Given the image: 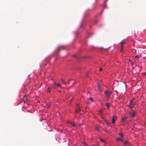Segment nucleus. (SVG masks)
<instances>
[{
	"label": "nucleus",
	"instance_id": "obj_2",
	"mask_svg": "<svg viewBox=\"0 0 146 146\" xmlns=\"http://www.w3.org/2000/svg\"><path fill=\"white\" fill-rule=\"evenodd\" d=\"M77 108L76 109V113H79L81 111V109L79 107V105H77Z\"/></svg>",
	"mask_w": 146,
	"mask_h": 146
},
{
	"label": "nucleus",
	"instance_id": "obj_15",
	"mask_svg": "<svg viewBox=\"0 0 146 146\" xmlns=\"http://www.w3.org/2000/svg\"><path fill=\"white\" fill-rule=\"evenodd\" d=\"M96 130H97L98 131L99 130V127L98 126H96Z\"/></svg>",
	"mask_w": 146,
	"mask_h": 146
},
{
	"label": "nucleus",
	"instance_id": "obj_25",
	"mask_svg": "<svg viewBox=\"0 0 146 146\" xmlns=\"http://www.w3.org/2000/svg\"><path fill=\"white\" fill-rule=\"evenodd\" d=\"M98 87H100V85L99 84H98V86H97V88H98Z\"/></svg>",
	"mask_w": 146,
	"mask_h": 146
},
{
	"label": "nucleus",
	"instance_id": "obj_3",
	"mask_svg": "<svg viewBox=\"0 0 146 146\" xmlns=\"http://www.w3.org/2000/svg\"><path fill=\"white\" fill-rule=\"evenodd\" d=\"M117 119V117H116L114 116L113 117L112 119V123L114 124L115 122V121Z\"/></svg>",
	"mask_w": 146,
	"mask_h": 146
},
{
	"label": "nucleus",
	"instance_id": "obj_6",
	"mask_svg": "<svg viewBox=\"0 0 146 146\" xmlns=\"http://www.w3.org/2000/svg\"><path fill=\"white\" fill-rule=\"evenodd\" d=\"M68 123L70 124L72 126L74 127L75 126V124L74 122L69 121Z\"/></svg>",
	"mask_w": 146,
	"mask_h": 146
},
{
	"label": "nucleus",
	"instance_id": "obj_30",
	"mask_svg": "<svg viewBox=\"0 0 146 146\" xmlns=\"http://www.w3.org/2000/svg\"><path fill=\"white\" fill-rule=\"evenodd\" d=\"M122 50H123V48H121V52H122Z\"/></svg>",
	"mask_w": 146,
	"mask_h": 146
},
{
	"label": "nucleus",
	"instance_id": "obj_17",
	"mask_svg": "<svg viewBox=\"0 0 146 146\" xmlns=\"http://www.w3.org/2000/svg\"><path fill=\"white\" fill-rule=\"evenodd\" d=\"M63 83L64 84H66V82L62 79H61Z\"/></svg>",
	"mask_w": 146,
	"mask_h": 146
},
{
	"label": "nucleus",
	"instance_id": "obj_21",
	"mask_svg": "<svg viewBox=\"0 0 146 146\" xmlns=\"http://www.w3.org/2000/svg\"><path fill=\"white\" fill-rule=\"evenodd\" d=\"M90 100H91L92 102H93V99H92V98H90Z\"/></svg>",
	"mask_w": 146,
	"mask_h": 146
},
{
	"label": "nucleus",
	"instance_id": "obj_11",
	"mask_svg": "<svg viewBox=\"0 0 146 146\" xmlns=\"http://www.w3.org/2000/svg\"><path fill=\"white\" fill-rule=\"evenodd\" d=\"M50 106V105L49 104H48L46 106V107L47 108H49Z\"/></svg>",
	"mask_w": 146,
	"mask_h": 146
},
{
	"label": "nucleus",
	"instance_id": "obj_33",
	"mask_svg": "<svg viewBox=\"0 0 146 146\" xmlns=\"http://www.w3.org/2000/svg\"><path fill=\"white\" fill-rule=\"evenodd\" d=\"M146 74V73L144 72V73H143V74H144V75L145 74Z\"/></svg>",
	"mask_w": 146,
	"mask_h": 146
},
{
	"label": "nucleus",
	"instance_id": "obj_20",
	"mask_svg": "<svg viewBox=\"0 0 146 146\" xmlns=\"http://www.w3.org/2000/svg\"><path fill=\"white\" fill-rule=\"evenodd\" d=\"M102 111H100L98 113V114H99V115H100V114H102Z\"/></svg>",
	"mask_w": 146,
	"mask_h": 146
},
{
	"label": "nucleus",
	"instance_id": "obj_26",
	"mask_svg": "<svg viewBox=\"0 0 146 146\" xmlns=\"http://www.w3.org/2000/svg\"><path fill=\"white\" fill-rule=\"evenodd\" d=\"M100 140L101 141H102V142H104V141L103 140H102V139H100Z\"/></svg>",
	"mask_w": 146,
	"mask_h": 146
},
{
	"label": "nucleus",
	"instance_id": "obj_18",
	"mask_svg": "<svg viewBox=\"0 0 146 146\" xmlns=\"http://www.w3.org/2000/svg\"><path fill=\"white\" fill-rule=\"evenodd\" d=\"M127 143H128V142H127V141H125L124 142V144L125 145H126L127 144Z\"/></svg>",
	"mask_w": 146,
	"mask_h": 146
},
{
	"label": "nucleus",
	"instance_id": "obj_27",
	"mask_svg": "<svg viewBox=\"0 0 146 146\" xmlns=\"http://www.w3.org/2000/svg\"><path fill=\"white\" fill-rule=\"evenodd\" d=\"M106 124L107 125H109V123L108 122L106 123Z\"/></svg>",
	"mask_w": 146,
	"mask_h": 146
},
{
	"label": "nucleus",
	"instance_id": "obj_10",
	"mask_svg": "<svg viewBox=\"0 0 146 146\" xmlns=\"http://www.w3.org/2000/svg\"><path fill=\"white\" fill-rule=\"evenodd\" d=\"M129 106L130 108H133V104H129Z\"/></svg>",
	"mask_w": 146,
	"mask_h": 146
},
{
	"label": "nucleus",
	"instance_id": "obj_36",
	"mask_svg": "<svg viewBox=\"0 0 146 146\" xmlns=\"http://www.w3.org/2000/svg\"><path fill=\"white\" fill-rule=\"evenodd\" d=\"M80 125H81L80 124H79V125H80Z\"/></svg>",
	"mask_w": 146,
	"mask_h": 146
},
{
	"label": "nucleus",
	"instance_id": "obj_8",
	"mask_svg": "<svg viewBox=\"0 0 146 146\" xmlns=\"http://www.w3.org/2000/svg\"><path fill=\"white\" fill-rule=\"evenodd\" d=\"M64 46H59L58 48V50L60 49H64Z\"/></svg>",
	"mask_w": 146,
	"mask_h": 146
},
{
	"label": "nucleus",
	"instance_id": "obj_5",
	"mask_svg": "<svg viewBox=\"0 0 146 146\" xmlns=\"http://www.w3.org/2000/svg\"><path fill=\"white\" fill-rule=\"evenodd\" d=\"M52 90V88H51L48 87L47 88V92L50 94L51 92V90Z\"/></svg>",
	"mask_w": 146,
	"mask_h": 146
},
{
	"label": "nucleus",
	"instance_id": "obj_24",
	"mask_svg": "<svg viewBox=\"0 0 146 146\" xmlns=\"http://www.w3.org/2000/svg\"><path fill=\"white\" fill-rule=\"evenodd\" d=\"M57 86H59V87H60V84H57Z\"/></svg>",
	"mask_w": 146,
	"mask_h": 146
},
{
	"label": "nucleus",
	"instance_id": "obj_7",
	"mask_svg": "<svg viewBox=\"0 0 146 146\" xmlns=\"http://www.w3.org/2000/svg\"><path fill=\"white\" fill-rule=\"evenodd\" d=\"M127 118V117H123L122 118V121L124 122H125L126 120V119Z\"/></svg>",
	"mask_w": 146,
	"mask_h": 146
},
{
	"label": "nucleus",
	"instance_id": "obj_4",
	"mask_svg": "<svg viewBox=\"0 0 146 146\" xmlns=\"http://www.w3.org/2000/svg\"><path fill=\"white\" fill-rule=\"evenodd\" d=\"M135 112L134 111H133V110L130 113V115L132 117H133L135 115Z\"/></svg>",
	"mask_w": 146,
	"mask_h": 146
},
{
	"label": "nucleus",
	"instance_id": "obj_23",
	"mask_svg": "<svg viewBox=\"0 0 146 146\" xmlns=\"http://www.w3.org/2000/svg\"><path fill=\"white\" fill-rule=\"evenodd\" d=\"M102 68H100V71H102Z\"/></svg>",
	"mask_w": 146,
	"mask_h": 146
},
{
	"label": "nucleus",
	"instance_id": "obj_35",
	"mask_svg": "<svg viewBox=\"0 0 146 146\" xmlns=\"http://www.w3.org/2000/svg\"><path fill=\"white\" fill-rule=\"evenodd\" d=\"M101 117L102 118H103V117L102 116H101Z\"/></svg>",
	"mask_w": 146,
	"mask_h": 146
},
{
	"label": "nucleus",
	"instance_id": "obj_14",
	"mask_svg": "<svg viewBox=\"0 0 146 146\" xmlns=\"http://www.w3.org/2000/svg\"><path fill=\"white\" fill-rule=\"evenodd\" d=\"M117 140L121 141V142H122L123 141V140L122 139H120V138H117Z\"/></svg>",
	"mask_w": 146,
	"mask_h": 146
},
{
	"label": "nucleus",
	"instance_id": "obj_29",
	"mask_svg": "<svg viewBox=\"0 0 146 146\" xmlns=\"http://www.w3.org/2000/svg\"><path fill=\"white\" fill-rule=\"evenodd\" d=\"M54 86H56V84L55 83V82H54Z\"/></svg>",
	"mask_w": 146,
	"mask_h": 146
},
{
	"label": "nucleus",
	"instance_id": "obj_32",
	"mask_svg": "<svg viewBox=\"0 0 146 146\" xmlns=\"http://www.w3.org/2000/svg\"><path fill=\"white\" fill-rule=\"evenodd\" d=\"M25 97H26L25 95L23 97H24V98H25Z\"/></svg>",
	"mask_w": 146,
	"mask_h": 146
},
{
	"label": "nucleus",
	"instance_id": "obj_16",
	"mask_svg": "<svg viewBox=\"0 0 146 146\" xmlns=\"http://www.w3.org/2000/svg\"><path fill=\"white\" fill-rule=\"evenodd\" d=\"M108 0H106V1H105L104 4V5L105 7H106V3L108 1Z\"/></svg>",
	"mask_w": 146,
	"mask_h": 146
},
{
	"label": "nucleus",
	"instance_id": "obj_37",
	"mask_svg": "<svg viewBox=\"0 0 146 146\" xmlns=\"http://www.w3.org/2000/svg\"><path fill=\"white\" fill-rule=\"evenodd\" d=\"M145 125H146V123H145Z\"/></svg>",
	"mask_w": 146,
	"mask_h": 146
},
{
	"label": "nucleus",
	"instance_id": "obj_31",
	"mask_svg": "<svg viewBox=\"0 0 146 146\" xmlns=\"http://www.w3.org/2000/svg\"><path fill=\"white\" fill-rule=\"evenodd\" d=\"M120 135L121 136V137H123L122 134H120Z\"/></svg>",
	"mask_w": 146,
	"mask_h": 146
},
{
	"label": "nucleus",
	"instance_id": "obj_1",
	"mask_svg": "<svg viewBox=\"0 0 146 146\" xmlns=\"http://www.w3.org/2000/svg\"><path fill=\"white\" fill-rule=\"evenodd\" d=\"M105 94L108 98H109L111 94H112V92L107 91L105 92Z\"/></svg>",
	"mask_w": 146,
	"mask_h": 146
},
{
	"label": "nucleus",
	"instance_id": "obj_19",
	"mask_svg": "<svg viewBox=\"0 0 146 146\" xmlns=\"http://www.w3.org/2000/svg\"><path fill=\"white\" fill-rule=\"evenodd\" d=\"M139 57V56L138 55H136L135 56V58H138Z\"/></svg>",
	"mask_w": 146,
	"mask_h": 146
},
{
	"label": "nucleus",
	"instance_id": "obj_13",
	"mask_svg": "<svg viewBox=\"0 0 146 146\" xmlns=\"http://www.w3.org/2000/svg\"><path fill=\"white\" fill-rule=\"evenodd\" d=\"M97 88L98 89H97V90L98 91L100 92L101 91V89L100 88V87Z\"/></svg>",
	"mask_w": 146,
	"mask_h": 146
},
{
	"label": "nucleus",
	"instance_id": "obj_9",
	"mask_svg": "<svg viewBox=\"0 0 146 146\" xmlns=\"http://www.w3.org/2000/svg\"><path fill=\"white\" fill-rule=\"evenodd\" d=\"M125 42H121V47L122 48H123V44H125Z\"/></svg>",
	"mask_w": 146,
	"mask_h": 146
},
{
	"label": "nucleus",
	"instance_id": "obj_22",
	"mask_svg": "<svg viewBox=\"0 0 146 146\" xmlns=\"http://www.w3.org/2000/svg\"><path fill=\"white\" fill-rule=\"evenodd\" d=\"M133 103V100H132L130 101V103L129 104H132Z\"/></svg>",
	"mask_w": 146,
	"mask_h": 146
},
{
	"label": "nucleus",
	"instance_id": "obj_12",
	"mask_svg": "<svg viewBox=\"0 0 146 146\" xmlns=\"http://www.w3.org/2000/svg\"><path fill=\"white\" fill-rule=\"evenodd\" d=\"M106 106L108 107V108H109V106L110 105V104L109 103H106Z\"/></svg>",
	"mask_w": 146,
	"mask_h": 146
},
{
	"label": "nucleus",
	"instance_id": "obj_28",
	"mask_svg": "<svg viewBox=\"0 0 146 146\" xmlns=\"http://www.w3.org/2000/svg\"><path fill=\"white\" fill-rule=\"evenodd\" d=\"M86 76L88 77V73H87L86 74Z\"/></svg>",
	"mask_w": 146,
	"mask_h": 146
},
{
	"label": "nucleus",
	"instance_id": "obj_34",
	"mask_svg": "<svg viewBox=\"0 0 146 146\" xmlns=\"http://www.w3.org/2000/svg\"><path fill=\"white\" fill-rule=\"evenodd\" d=\"M68 84H69V82H68Z\"/></svg>",
	"mask_w": 146,
	"mask_h": 146
}]
</instances>
